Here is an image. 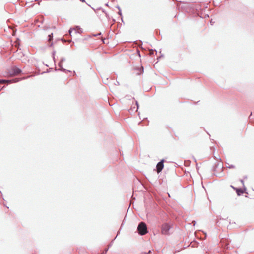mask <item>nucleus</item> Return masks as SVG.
Instances as JSON below:
<instances>
[{
    "label": "nucleus",
    "instance_id": "nucleus-1",
    "mask_svg": "<svg viewBox=\"0 0 254 254\" xmlns=\"http://www.w3.org/2000/svg\"><path fill=\"white\" fill-rule=\"evenodd\" d=\"M137 230L138 231V233L141 235H144L147 233V228L146 224L141 222L139 223L137 227Z\"/></svg>",
    "mask_w": 254,
    "mask_h": 254
},
{
    "label": "nucleus",
    "instance_id": "nucleus-2",
    "mask_svg": "<svg viewBox=\"0 0 254 254\" xmlns=\"http://www.w3.org/2000/svg\"><path fill=\"white\" fill-rule=\"evenodd\" d=\"M170 225L167 223H165L162 225L161 227V233L164 235L168 234V231L170 229Z\"/></svg>",
    "mask_w": 254,
    "mask_h": 254
},
{
    "label": "nucleus",
    "instance_id": "nucleus-3",
    "mask_svg": "<svg viewBox=\"0 0 254 254\" xmlns=\"http://www.w3.org/2000/svg\"><path fill=\"white\" fill-rule=\"evenodd\" d=\"M20 72L21 70L19 68L16 67H13L10 71L9 74L11 76H13L18 75Z\"/></svg>",
    "mask_w": 254,
    "mask_h": 254
},
{
    "label": "nucleus",
    "instance_id": "nucleus-4",
    "mask_svg": "<svg viewBox=\"0 0 254 254\" xmlns=\"http://www.w3.org/2000/svg\"><path fill=\"white\" fill-rule=\"evenodd\" d=\"M163 163H164V160H162L157 164L156 168H157L158 173L162 171V170L163 169V167H164Z\"/></svg>",
    "mask_w": 254,
    "mask_h": 254
},
{
    "label": "nucleus",
    "instance_id": "nucleus-5",
    "mask_svg": "<svg viewBox=\"0 0 254 254\" xmlns=\"http://www.w3.org/2000/svg\"><path fill=\"white\" fill-rule=\"evenodd\" d=\"M236 190L237 194L238 196H240L244 193V190L241 189H236Z\"/></svg>",
    "mask_w": 254,
    "mask_h": 254
},
{
    "label": "nucleus",
    "instance_id": "nucleus-6",
    "mask_svg": "<svg viewBox=\"0 0 254 254\" xmlns=\"http://www.w3.org/2000/svg\"><path fill=\"white\" fill-rule=\"evenodd\" d=\"M53 39V33H51V34L49 35V45L50 46H51L52 45V43H51V40Z\"/></svg>",
    "mask_w": 254,
    "mask_h": 254
},
{
    "label": "nucleus",
    "instance_id": "nucleus-7",
    "mask_svg": "<svg viewBox=\"0 0 254 254\" xmlns=\"http://www.w3.org/2000/svg\"><path fill=\"white\" fill-rule=\"evenodd\" d=\"M65 61V59H62L61 60L60 62H59V66L62 68H64V65H63V62Z\"/></svg>",
    "mask_w": 254,
    "mask_h": 254
},
{
    "label": "nucleus",
    "instance_id": "nucleus-8",
    "mask_svg": "<svg viewBox=\"0 0 254 254\" xmlns=\"http://www.w3.org/2000/svg\"><path fill=\"white\" fill-rule=\"evenodd\" d=\"M6 82H11V81L10 80H0V83H6Z\"/></svg>",
    "mask_w": 254,
    "mask_h": 254
},
{
    "label": "nucleus",
    "instance_id": "nucleus-9",
    "mask_svg": "<svg viewBox=\"0 0 254 254\" xmlns=\"http://www.w3.org/2000/svg\"><path fill=\"white\" fill-rule=\"evenodd\" d=\"M228 167H229V168H235V166L233 165H229L228 166Z\"/></svg>",
    "mask_w": 254,
    "mask_h": 254
},
{
    "label": "nucleus",
    "instance_id": "nucleus-10",
    "mask_svg": "<svg viewBox=\"0 0 254 254\" xmlns=\"http://www.w3.org/2000/svg\"><path fill=\"white\" fill-rule=\"evenodd\" d=\"M82 2H85V0H80Z\"/></svg>",
    "mask_w": 254,
    "mask_h": 254
},
{
    "label": "nucleus",
    "instance_id": "nucleus-11",
    "mask_svg": "<svg viewBox=\"0 0 254 254\" xmlns=\"http://www.w3.org/2000/svg\"><path fill=\"white\" fill-rule=\"evenodd\" d=\"M71 30H69V33L70 35H71Z\"/></svg>",
    "mask_w": 254,
    "mask_h": 254
}]
</instances>
